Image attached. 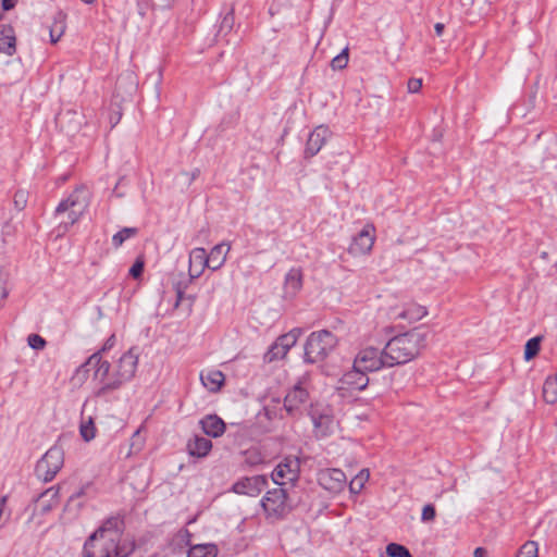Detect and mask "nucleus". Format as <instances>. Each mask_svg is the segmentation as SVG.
<instances>
[{
	"instance_id": "nucleus-6",
	"label": "nucleus",
	"mask_w": 557,
	"mask_h": 557,
	"mask_svg": "<svg viewBox=\"0 0 557 557\" xmlns=\"http://www.w3.org/2000/svg\"><path fill=\"white\" fill-rule=\"evenodd\" d=\"M64 465V449L61 445L54 444L37 461L35 467L36 476L44 482H51Z\"/></svg>"
},
{
	"instance_id": "nucleus-46",
	"label": "nucleus",
	"mask_w": 557,
	"mask_h": 557,
	"mask_svg": "<svg viewBox=\"0 0 557 557\" xmlns=\"http://www.w3.org/2000/svg\"><path fill=\"white\" fill-rule=\"evenodd\" d=\"M114 345H115V335L112 334L109 338H107V341L104 342L102 347L99 350H97L96 352H100V357H102V355L104 352H107L108 350H110Z\"/></svg>"
},
{
	"instance_id": "nucleus-2",
	"label": "nucleus",
	"mask_w": 557,
	"mask_h": 557,
	"mask_svg": "<svg viewBox=\"0 0 557 557\" xmlns=\"http://www.w3.org/2000/svg\"><path fill=\"white\" fill-rule=\"evenodd\" d=\"M136 548L132 540H115L111 536H99L97 541H85L82 557H128Z\"/></svg>"
},
{
	"instance_id": "nucleus-26",
	"label": "nucleus",
	"mask_w": 557,
	"mask_h": 557,
	"mask_svg": "<svg viewBox=\"0 0 557 557\" xmlns=\"http://www.w3.org/2000/svg\"><path fill=\"white\" fill-rule=\"evenodd\" d=\"M66 29V14L58 11L53 16V22L49 26V35L51 44H57Z\"/></svg>"
},
{
	"instance_id": "nucleus-55",
	"label": "nucleus",
	"mask_w": 557,
	"mask_h": 557,
	"mask_svg": "<svg viewBox=\"0 0 557 557\" xmlns=\"http://www.w3.org/2000/svg\"><path fill=\"white\" fill-rule=\"evenodd\" d=\"M199 175H200V170L199 169H195L194 171H191L189 173L190 182L195 181Z\"/></svg>"
},
{
	"instance_id": "nucleus-31",
	"label": "nucleus",
	"mask_w": 557,
	"mask_h": 557,
	"mask_svg": "<svg viewBox=\"0 0 557 557\" xmlns=\"http://www.w3.org/2000/svg\"><path fill=\"white\" fill-rule=\"evenodd\" d=\"M370 478V472L368 469H362L357 475H355L349 482V491L352 494H359L364 487L366 482Z\"/></svg>"
},
{
	"instance_id": "nucleus-33",
	"label": "nucleus",
	"mask_w": 557,
	"mask_h": 557,
	"mask_svg": "<svg viewBox=\"0 0 557 557\" xmlns=\"http://www.w3.org/2000/svg\"><path fill=\"white\" fill-rule=\"evenodd\" d=\"M543 336H535L530 338L524 346V360L530 361L534 359L540 350Z\"/></svg>"
},
{
	"instance_id": "nucleus-37",
	"label": "nucleus",
	"mask_w": 557,
	"mask_h": 557,
	"mask_svg": "<svg viewBox=\"0 0 557 557\" xmlns=\"http://www.w3.org/2000/svg\"><path fill=\"white\" fill-rule=\"evenodd\" d=\"M386 554L388 557H412L409 549L398 543H389L386 546Z\"/></svg>"
},
{
	"instance_id": "nucleus-12",
	"label": "nucleus",
	"mask_w": 557,
	"mask_h": 557,
	"mask_svg": "<svg viewBox=\"0 0 557 557\" xmlns=\"http://www.w3.org/2000/svg\"><path fill=\"white\" fill-rule=\"evenodd\" d=\"M301 332V329L295 327L288 333L278 336L264 354V361L273 362L283 359L288 350L295 346Z\"/></svg>"
},
{
	"instance_id": "nucleus-23",
	"label": "nucleus",
	"mask_w": 557,
	"mask_h": 557,
	"mask_svg": "<svg viewBox=\"0 0 557 557\" xmlns=\"http://www.w3.org/2000/svg\"><path fill=\"white\" fill-rule=\"evenodd\" d=\"M203 433L211 437H220L226 429L225 422L216 414H207L200 420Z\"/></svg>"
},
{
	"instance_id": "nucleus-20",
	"label": "nucleus",
	"mask_w": 557,
	"mask_h": 557,
	"mask_svg": "<svg viewBox=\"0 0 557 557\" xmlns=\"http://www.w3.org/2000/svg\"><path fill=\"white\" fill-rule=\"evenodd\" d=\"M304 272L301 268H292L284 278V293L286 297L294 298L302 288Z\"/></svg>"
},
{
	"instance_id": "nucleus-15",
	"label": "nucleus",
	"mask_w": 557,
	"mask_h": 557,
	"mask_svg": "<svg viewBox=\"0 0 557 557\" xmlns=\"http://www.w3.org/2000/svg\"><path fill=\"white\" fill-rule=\"evenodd\" d=\"M125 531V520L123 513H117L107 518L101 525L88 536V543L97 541L99 536H111L115 540H122Z\"/></svg>"
},
{
	"instance_id": "nucleus-28",
	"label": "nucleus",
	"mask_w": 557,
	"mask_h": 557,
	"mask_svg": "<svg viewBox=\"0 0 557 557\" xmlns=\"http://www.w3.org/2000/svg\"><path fill=\"white\" fill-rule=\"evenodd\" d=\"M543 399L550 405L557 403V374L546 377L543 384Z\"/></svg>"
},
{
	"instance_id": "nucleus-38",
	"label": "nucleus",
	"mask_w": 557,
	"mask_h": 557,
	"mask_svg": "<svg viewBox=\"0 0 557 557\" xmlns=\"http://www.w3.org/2000/svg\"><path fill=\"white\" fill-rule=\"evenodd\" d=\"M517 557H539V546L534 541H527L518 550Z\"/></svg>"
},
{
	"instance_id": "nucleus-21",
	"label": "nucleus",
	"mask_w": 557,
	"mask_h": 557,
	"mask_svg": "<svg viewBox=\"0 0 557 557\" xmlns=\"http://www.w3.org/2000/svg\"><path fill=\"white\" fill-rule=\"evenodd\" d=\"M208 268V257L205 248H195L189 255V281L199 277L203 270Z\"/></svg>"
},
{
	"instance_id": "nucleus-40",
	"label": "nucleus",
	"mask_w": 557,
	"mask_h": 557,
	"mask_svg": "<svg viewBox=\"0 0 557 557\" xmlns=\"http://www.w3.org/2000/svg\"><path fill=\"white\" fill-rule=\"evenodd\" d=\"M348 48L346 47L345 49L342 50L341 53H338L336 57H334L332 60H331V67L335 71L337 70H344L347 64H348V60H349V53H348Z\"/></svg>"
},
{
	"instance_id": "nucleus-29",
	"label": "nucleus",
	"mask_w": 557,
	"mask_h": 557,
	"mask_svg": "<svg viewBox=\"0 0 557 557\" xmlns=\"http://www.w3.org/2000/svg\"><path fill=\"white\" fill-rule=\"evenodd\" d=\"M218 547L215 544H198L189 548L187 557H216Z\"/></svg>"
},
{
	"instance_id": "nucleus-32",
	"label": "nucleus",
	"mask_w": 557,
	"mask_h": 557,
	"mask_svg": "<svg viewBox=\"0 0 557 557\" xmlns=\"http://www.w3.org/2000/svg\"><path fill=\"white\" fill-rule=\"evenodd\" d=\"M235 10H234V7H230L226 12L224 13L221 22H220V26H219V32H218V35H227L228 33H231V30L233 29L234 27V24H235Z\"/></svg>"
},
{
	"instance_id": "nucleus-30",
	"label": "nucleus",
	"mask_w": 557,
	"mask_h": 557,
	"mask_svg": "<svg viewBox=\"0 0 557 557\" xmlns=\"http://www.w3.org/2000/svg\"><path fill=\"white\" fill-rule=\"evenodd\" d=\"M139 233L137 227H123L112 236V245L114 248L121 247L125 240L135 237Z\"/></svg>"
},
{
	"instance_id": "nucleus-50",
	"label": "nucleus",
	"mask_w": 557,
	"mask_h": 557,
	"mask_svg": "<svg viewBox=\"0 0 557 557\" xmlns=\"http://www.w3.org/2000/svg\"><path fill=\"white\" fill-rule=\"evenodd\" d=\"M16 3H17V0H1V7H2L3 11H10V10L14 9Z\"/></svg>"
},
{
	"instance_id": "nucleus-25",
	"label": "nucleus",
	"mask_w": 557,
	"mask_h": 557,
	"mask_svg": "<svg viewBox=\"0 0 557 557\" xmlns=\"http://www.w3.org/2000/svg\"><path fill=\"white\" fill-rule=\"evenodd\" d=\"M231 246L225 243H221L215 245L210 253H207L208 257V268L212 271H216L221 269L225 261H226V255L230 251Z\"/></svg>"
},
{
	"instance_id": "nucleus-4",
	"label": "nucleus",
	"mask_w": 557,
	"mask_h": 557,
	"mask_svg": "<svg viewBox=\"0 0 557 557\" xmlns=\"http://www.w3.org/2000/svg\"><path fill=\"white\" fill-rule=\"evenodd\" d=\"M336 336L327 331L312 332L305 344L304 359L308 363H317L326 359L330 352L336 347Z\"/></svg>"
},
{
	"instance_id": "nucleus-45",
	"label": "nucleus",
	"mask_w": 557,
	"mask_h": 557,
	"mask_svg": "<svg viewBox=\"0 0 557 557\" xmlns=\"http://www.w3.org/2000/svg\"><path fill=\"white\" fill-rule=\"evenodd\" d=\"M422 87V79L420 78H410L407 83L408 91L411 94H416L420 91Z\"/></svg>"
},
{
	"instance_id": "nucleus-58",
	"label": "nucleus",
	"mask_w": 557,
	"mask_h": 557,
	"mask_svg": "<svg viewBox=\"0 0 557 557\" xmlns=\"http://www.w3.org/2000/svg\"><path fill=\"white\" fill-rule=\"evenodd\" d=\"M382 557H384V556H382Z\"/></svg>"
},
{
	"instance_id": "nucleus-11",
	"label": "nucleus",
	"mask_w": 557,
	"mask_h": 557,
	"mask_svg": "<svg viewBox=\"0 0 557 557\" xmlns=\"http://www.w3.org/2000/svg\"><path fill=\"white\" fill-rule=\"evenodd\" d=\"M308 416L313 424V433L317 438L330 436L334 430V417L330 409L322 408L318 404H310Z\"/></svg>"
},
{
	"instance_id": "nucleus-5",
	"label": "nucleus",
	"mask_w": 557,
	"mask_h": 557,
	"mask_svg": "<svg viewBox=\"0 0 557 557\" xmlns=\"http://www.w3.org/2000/svg\"><path fill=\"white\" fill-rule=\"evenodd\" d=\"M84 194H86V190L83 187L76 188L55 208L57 215L67 212L66 220L61 221L58 226L60 234H65L83 215L87 208V201L82 198V195Z\"/></svg>"
},
{
	"instance_id": "nucleus-36",
	"label": "nucleus",
	"mask_w": 557,
	"mask_h": 557,
	"mask_svg": "<svg viewBox=\"0 0 557 557\" xmlns=\"http://www.w3.org/2000/svg\"><path fill=\"white\" fill-rule=\"evenodd\" d=\"M79 432L84 441L89 442L96 436V426L91 417L87 421H82Z\"/></svg>"
},
{
	"instance_id": "nucleus-7",
	"label": "nucleus",
	"mask_w": 557,
	"mask_h": 557,
	"mask_svg": "<svg viewBox=\"0 0 557 557\" xmlns=\"http://www.w3.org/2000/svg\"><path fill=\"white\" fill-rule=\"evenodd\" d=\"M310 394L304 382L299 380L285 395L284 397V409L287 416L292 418H300L304 411L309 409Z\"/></svg>"
},
{
	"instance_id": "nucleus-18",
	"label": "nucleus",
	"mask_w": 557,
	"mask_h": 557,
	"mask_svg": "<svg viewBox=\"0 0 557 557\" xmlns=\"http://www.w3.org/2000/svg\"><path fill=\"white\" fill-rule=\"evenodd\" d=\"M330 136L331 131L327 126H317L308 136L306 147L304 150V158L311 159L312 157L318 154L322 147L325 145L326 140L330 138Z\"/></svg>"
},
{
	"instance_id": "nucleus-10",
	"label": "nucleus",
	"mask_w": 557,
	"mask_h": 557,
	"mask_svg": "<svg viewBox=\"0 0 557 557\" xmlns=\"http://www.w3.org/2000/svg\"><path fill=\"white\" fill-rule=\"evenodd\" d=\"M300 475V460L297 457H285L272 471L271 479L278 486L286 483L295 485Z\"/></svg>"
},
{
	"instance_id": "nucleus-48",
	"label": "nucleus",
	"mask_w": 557,
	"mask_h": 557,
	"mask_svg": "<svg viewBox=\"0 0 557 557\" xmlns=\"http://www.w3.org/2000/svg\"><path fill=\"white\" fill-rule=\"evenodd\" d=\"M89 486H90V483H87V484L83 485L78 491L73 493L70 496V498H69V503L73 502L76 498H79V497H83L84 495H86V491H87V488H89Z\"/></svg>"
},
{
	"instance_id": "nucleus-39",
	"label": "nucleus",
	"mask_w": 557,
	"mask_h": 557,
	"mask_svg": "<svg viewBox=\"0 0 557 557\" xmlns=\"http://www.w3.org/2000/svg\"><path fill=\"white\" fill-rule=\"evenodd\" d=\"M117 377L115 376V369L111 367L110 375L108 377V381H106V384L100 386L96 392L95 396L98 398L107 399L109 394L116 391L117 388H107V385L112 383V381H115Z\"/></svg>"
},
{
	"instance_id": "nucleus-57",
	"label": "nucleus",
	"mask_w": 557,
	"mask_h": 557,
	"mask_svg": "<svg viewBox=\"0 0 557 557\" xmlns=\"http://www.w3.org/2000/svg\"><path fill=\"white\" fill-rule=\"evenodd\" d=\"M1 17H2V16L0 15V18H1Z\"/></svg>"
},
{
	"instance_id": "nucleus-17",
	"label": "nucleus",
	"mask_w": 557,
	"mask_h": 557,
	"mask_svg": "<svg viewBox=\"0 0 557 557\" xmlns=\"http://www.w3.org/2000/svg\"><path fill=\"white\" fill-rule=\"evenodd\" d=\"M375 242V227L373 224H366L363 228L352 238L348 252L352 256L367 255L372 250Z\"/></svg>"
},
{
	"instance_id": "nucleus-54",
	"label": "nucleus",
	"mask_w": 557,
	"mask_h": 557,
	"mask_svg": "<svg viewBox=\"0 0 557 557\" xmlns=\"http://www.w3.org/2000/svg\"><path fill=\"white\" fill-rule=\"evenodd\" d=\"M191 281L186 280V281H180L177 283L174 284V288L175 287H185V289L187 288L188 284L190 283Z\"/></svg>"
},
{
	"instance_id": "nucleus-27",
	"label": "nucleus",
	"mask_w": 557,
	"mask_h": 557,
	"mask_svg": "<svg viewBox=\"0 0 557 557\" xmlns=\"http://www.w3.org/2000/svg\"><path fill=\"white\" fill-rule=\"evenodd\" d=\"M225 376L220 370L209 371L206 375L201 374V382L203 386L212 393L219 392L223 386Z\"/></svg>"
},
{
	"instance_id": "nucleus-8",
	"label": "nucleus",
	"mask_w": 557,
	"mask_h": 557,
	"mask_svg": "<svg viewBox=\"0 0 557 557\" xmlns=\"http://www.w3.org/2000/svg\"><path fill=\"white\" fill-rule=\"evenodd\" d=\"M385 356V347L382 349L368 346L359 350L354 363L366 372H374L384 368H391Z\"/></svg>"
},
{
	"instance_id": "nucleus-3",
	"label": "nucleus",
	"mask_w": 557,
	"mask_h": 557,
	"mask_svg": "<svg viewBox=\"0 0 557 557\" xmlns=\"http://www.w3.org/2000/svg\"><path fill=\"white\" fill-rule=\"evenodd\" d=\"M265 519L276 522L285 519L294 509V505L283 486L269 490L261 499Z\"/></svg>"
},
{
	"instance_id": "nucleus-41",
	"label": "nucleus",
	"mask_w": 557,
	"mask_h": 557,
	"mask_svg": "<svg viewBox=\"0 0 557 557\" xmlns=\"http://www.w3.org/2000/svg\"><path fill=\"white\" fill-rule=\"evenodd\" d=\"M27 191L23 189H18L15 191L13 197V203L16 210L22 211L26 208L27 205Z\"/></svg>"
},
{
	"instance_id": "nucleus-1",
	"label": "nucleus",
	"mask_w": 557,
	"mask_h": 557,
	"mask_svg": "<svg viewBox=\"0 0 557 557\" xmlns=\"http://www.w3.org/2000/svg\"><path fill=\"white\" fill-rule=\"evenodd\" d=\"M428 344V333L421 329L394 335L384 344L391 368L404 366L420 356Z\"/></svg>"
},
{
	"instance_id": "nucleus-24",
	"label": "nucleus",
	"mask_w": 557,
	"mask_h": 557,
	"mask_svg": "<svg viewBox=\"0 0 557 557\" xmlns=\"http://www.w3.org/2000/svg\"><path fill=\"white\" fill-rule=\"evenodd\" d=\"M186 449L190 456L202 458L212 449V442L207 437L195 435L188 440Z\"/></svg>"
},
{
	"instance_id": "nucleus-13",
	"label": "nucleus",
	"mask_w": 557,
	"mask_h": 557,
	"mask_svg": "<svg viewBox=\"0 0 557 557\" xmlns=\"http://www.w3.org/2000/svg\"><path fill=\"white\" fill-rule=\"evenodd\" d=\"M90 368H95L94 379L97 380L100 386L106 384L110 375L111 363L100 357V352H94L88 359L81 364L76 370V375L86 379Z\"/></svg>"
},
{
	"instance_id": "nucleus-22",
	"label": "nucleus",
	"mask_w": 557,
	"mask_h": 557,
	"mask_svg": "<svg viewBox=\"0 0 557 557\" xmlns=\"http://www.w3.org/2000/svg\"><path fill=\"white\" fill-rule=\"evenodd\" d=\"M16 52V36L14 28L9 24L0 25V53L12 57Z\"/></svg>"
},
{
	"instance_id": "nucleus-34",
	"label": "nucleus",
	"mask_w": 557,
	"mask_h": 557,
	"mask_svg": "<svg viewBox=\"0 0 557 557\" xmlns=\"http://www.w3.org/2000/svg\"><path fill=\"white\" fill-rule=\"evenodd\" d=\"M50 497V502L48 504H42L41 512H48L50 511L54 506H57L58 497H59V490L55 487H50L42 492L39 497L37 498V502H40V499L45 497Z\"/></svg>"
},
{
	"instance_id": "nucleus-16",
	"label": "nucleus",
	"mask_w": 557,
	"mask_h": 557,
	"mask_svg": "<svg viewBox=\"0 0 557 557\" xmlns=\"http://www.w3.org/2000/svg\"><path fill=\"white\" fill-rule=\"evenodd\" d=\"M268 486V478L263 474L253 476H244L237 480L231 487V491L238 495L251 497L258 496Z\"/></svg>"
},
{
	"instance_id": "nucleus-49",
	"label": "nucleus",
	"mask_w": 557,
	"mask_h": 557,
	"mask_svg": "<svg viewBox=\"0 0 557 557\" xmlns=\"http://www.w3.org/2000/svg\"><path fill=\"white\" fill-rule=\"evenodd\" d=\"M176 301L175 307H178L185 296V287H175Z\"/></svg>"
},
{
	"instance_id": "nucleus-47",
	"label": "nucleus",
	"mask_w": 557,
	"mask_h": 557,
	"mask_svg": "<svg viewBox=\"0 0 557 557\" xmlns=\"http://www.w3.org/2000/svg\"><path fill=\"white\" fill-rule=\"evenodd\" d=\"M9 272L4 264V258L0 256V283L7 284Z\"/></svg>"
},
{
	"instance_id": "nucleus-51",
	"label": "nucleus",
	"mask_w": 557,
	"mask_h": 557,
	"mask_svg": "<svg viewBox=\"0 0 557 557\" xmlns=\"http://www.w3.org/2000/svg\"><path fill=\"white\" fill-rule=\"evenodd\" d=\"M121 120V113L120 112H114L110 115V123H111V126L114 127Z\"/></svg>"
},
{
	"instance_id": "nucleus-19",
	"label": "nucleus",
	"mask_w": 557,
	"mask_h": 557,
	"mask_svg": "<svg viewBox=\"0 0 557 557\" xmlns=\"http://www.w3.org/2000/svg\"><path fill=\"white\" fill-rule=\"evenodd\" d=\"M339 382L342 384L341 388L362 391L369 384V377L364 370L359 369V367L354 363L352 369L345 372Z\"/></svg>"
},
{
	"instance_id": "nucleus-56",
	"label": "nucleus",
	"mask_w": 557,
	"mask_h": 557,
	"mask_svg": "<svg viewBox=\"0 0 557 557\" xmlns=\"http://www.w3.org/2000/svg\"><path fill=\"white\" fill-rule=\"evenodd\" d=\"M383 331L385 332L386 335H389L394 331V327L386 326V327L383 329Z\"/></svg>"
},
{
	"instance_id": "nucleus-44",
	"label": "nucleus",
	"mask_w": 557,
	"mask_h": 557,
	"mask_svg": "<svg viewBox=\"0 0 557 557\" xmlns=\"http://www.w3.org/2000/svg\"><path fill=\"white\" fill-rule=\"evenodd\" d=\"M436 517V510L435 507L432 504H428L423 507L422 513H421V520L423 522H430L433 521Z\"/></svg>"
},
{
	"instance_id": "nucleus-9",
	"label": "nucleus",
	"mask_w": 557,
	"mask_h": 557,
	"mask_svg": "<svg viewBox=\"0 0 557 557\" xmlns=\"http://www.w3.org/2000/svg\"><path fill=\"white\" fill-rule=\"evenodd\" d=\"M138 355L135 352L134 348H131L120 357L114 367L115 376L119 379L108 384L107 388H121L126 382L131 381L136 373Z\"/></svg>"
},
{
	"instance_id": "nucleus-42",
	"label": "nucleus",
	"mask_w": 557,
	"mask_h": 557,
	"mask_svg": "<svg viewBox=\"0 0 557 557\" xmlns=\"http://www.w3.org/2000/svg\"><path fill=\"white\" fill-rule=\"evenodd\" d=\"M27 344L35 350H41L46 347V339L38 334H30L27 337Z\"/></svg>"
},
{
	"instance_id": "nucleus-43",
	"label": "nucleus",
	"mask_w": 557,
	"mask_h": 557,
	"mask_svg": "<svg viewBox=\"0 0 557 557\" xmlns=\"http://www.w3.org/2000/svg\"><path fill=\"white\" fill-rule=\"evenodd\" d=\"M145 268V262L140 258H137L133 265L131 267L128 274L135 280H138L143 276Z\"/></svg>"
},
{
	"instance_id": "nucleus-14",
	"label": "nucleus",
	"mask_w": 557,
	"mask_h": 557,
	"mask_svg": "<svg viewBox=\"0 0 557 557\" xmlns=\"http://www.w3.org/2000/svg\"><path fill=\"white\" fill-rule=\"evenodd\" d=\"M317 481L322 488L333 494L344 491L347 484L345 472L337 468L320 470L317 474Z\"/></svg>"
},
{
	"instance_id": "nucleus-35",
	"label": "nucleus",
	"mask_w": 557,
	"mask_h": 557,
	"mask_svg": "<svg viewBox=\"0 0 557 557\" xmlns=\"http://www.w3.org/2000/svg\"><path fill=\"white\" fill-rule=\"evenodd\" d=\"M428 313L426 309L424 307L420 306H413L412 308H408L404 311H401L398 314V318L406 319L411 321H418L422 319Z\"/></svg>"
},
{
	"instance_id": "nucleus-52",
	"label": "nucleus",
	"mask_w": 557,
	"mask_h": 557,
	"mask_svg": "<svg viewBox=\"0 0 557 557\" xmlns=\"http://www.w3.org/2000/svg\"><path fill=\"white\" fill-rule=\"evenodd\" d=\"M474 557H487V550L484 547H476L473 553Z\"/></svg>"
},
{
	"instance_id": "nucleus-53",
	"label": "nucleus",
	"mask_w": 557,
	"mask_h": 557,
	"mask_svg": "<svg viewBox=\"0 0 557 557\" xmlns=\"http://www.w3.org/2000/svg\"><path fill=\"white\" fill-rule=\"evenodd\" d=\"M434 29L437 36H442L445 29V25L443 23H436Z\"/></svg>"
}]
</instances>
